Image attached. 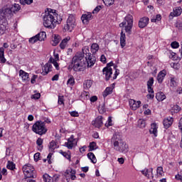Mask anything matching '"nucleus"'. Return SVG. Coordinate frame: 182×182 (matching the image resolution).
<instances>
[{
	"instance_id": "obj_1",
	"label": "nucleus",
	"mask_w": 182,
	"mask_h": 182,
	"mask_svg": "<svg viewBox=\"0 0 182 182\" xmlns=\"http://www.w3.org/2000/svg\"><path fill=\"white\" fill-rule=\"evenodd\" d=\"M96 63V57L90 53L87 46L82 49V52L77 53L73 58L71 65L74 72H83L87 68H92Z\"/></svg>"
},
{
	"instance_id": "obj_2",
	"label": "nucleus",
	"mask_w": 182,
	"mask_h": 182,
	"mask_svg": "<svg viewBox=\"0 0 182 182\" xmlns=\"http://www.w3.org/2000/svg\"><path fill=\"white\" fill-rule=\"evenodd\" d=\"M56 23H60V20L58 21V14H56L55 10L48 9V11L45 12L43 16V25L45 28L54 29Z\"/></svg>"
},
{
	"instance_id": "obj_3",
	"label": "nucleus",
	"mask_w": 182,
	"mask_h": 182,
	"mask_svg": "<svg viewBox=\"0 0 182 182\" xmlns=\"http://www.w3.org/2000/svg\"><path fill=\"white\" fill-rule=\"evenodd\" d=\"M111 143L116 151H119V153H127L129 151V145L123 141L120 136L117 134L113 135L111 139Z\"/></svg>"
},
{
	"instance_id": "obj_4",
	"label": "nucleus",
	"mask_w": 182,
	"mask_h": 182,
	"mask_svg": "<svg viewBox=\"0 0 182 182\" xmlns=\"http://www.w3.org/2000/svg\"><path fill=\"white\" fill-rule=\"evenodd\" d=\"M124 26V31L128 35H132V28H133V16L128 14L124 21L119 23V28Z\"/></svg>"
},
{
	"instance_id": "obj_5",
	"label": "nucleus",
	"mask_w": 182,
	"mask_h": 182,
	"mask_svg": "<svg viewBox=\"0 0 182 182\" xmlns=\"http://www.w3.org/2000/svg\"><path fill=\"white\" fill-rule=\"evenodd\" d=\"M46 123L42 121H37L32 127V130L36 134L42 136L43 134H46L48 129H46Z\"/></svg>"
},
{
	"instance_id": "obj_6",
	"label": "nucleus",
	"mask_w": 182,
	"mask_h": 182,
	"mask_svg": "<svg viewBox=\"0 0 182 182\" xmlns=\"http://www.w3.org/2000/svg\"><path fill=\"white\" fill-rule=\"evenodd\" d=\"M23 174L27 178H36V170L30 164H25L22 168Z\"/></svg>"
},
{
	"instance_id": "obj_7",
	"label": "nucleus",
	"mask_w": 182,
	"mask_h": 182,
	"mask_svg": "<svg viewBox=\"0 0 182 182\" xmlns=\"http://www.w3.org/2000/svg\"><path fill=\"white\" fill-rule=\"evenodd\" d=\"M75 26H76V18H75L73 15H70L67 20V24L64 26V29L67 32H72Z\"/></svg>"
},
{
	"instance_id": "obj_8",
	"label": "nucleus",
	"mask_w": 182,
	"mask_h": 182,
	"mask_svg": "<svg viewBox=\"0 0 182 182\" xmlns=\"http://www.w3.org/2000/svg\"><path fill=\"white\" fill-rule=\"evenodd\" d=\"M153 85H154V78L151 77L147 81V89L149 93L147 95V99H154V90H153Z\"/></svg>"
},
{
	"instance_id": "obj_9",
	"label": "nucleus",
	"mask_w": 182,
	"mask_h": 182,
	"mask_svg": "<svg viewBox=\"0 0 182 182\" xmlns=\"http://www.w3.org/2000/svg\"><path fill=\"white\" fill-rule=\"evenodd\" d=\"M141 174L146 177L147 178H154V174L153 173V168H144V170L141 171Z\"/></svg>"
},
{
	"instance_id": "obj_10",
	"label": "nucleus",
	"mask_w": 182,
	"mask_h": 182,
	"mask_svg": "<svg viewBox=\"0 0 182 182\" xmlns=\"http://www.w3.org/2000/svg\"><path fill=\"white\" fill-rule=\"evenodd\" d=\"M102 73L105 75V80H109L112 75H113V70L110 67H105L103 68Z\"/></svg>"
},
{
	"instance_id": "obj_11",
	"label": "nucleus",
	"mask_w": 182,
	"mask_h": 182,
	"mask_svg": "<svg viewBox=\"0 0 182 182\" xmlns=\"http://www.w3.org/2000/svg\"><path fill=\"white\" fill-rule=\"evenodd\" d=\"M92 126L97 127V129H100L103 126V117L98 116L95 120L92 122Z\"/></svg>"
},
{
	"instance_id": "obj_12",
	"label": "nucleus",
	"mask_w": 182,
	"mask_h": 182,
	"mask_svg": "<svg viewBox=\"0 0 182 182\" xmlns=\"http://www.w3.org/2000/svg\"><path fill=\"white\" fill-rule=\"evenodd\" d=\"M53 68V67L52 66V63H46L42 68L43 69V72H42L43 76H46V75H48V73H49V72H52Z\"/></svg>"
},
{
	"instance_id": "obj_13",
	"label": "nucleus",
	"mask_w": 182,
	"mask_h": 182,
	"mask_svg": "<svg viewBox=\"0 0 182 182\" xmlns=\"http://www.w3.org/2000/svg\"><path fill=\"white\" fill-rule=\"evenodd\" d=\"M140 105H141V101H136L134 100H129V106L132 110H137V109L140 107Z\"/></svg>"
},
{
	"instance_id": "obj_14",
	"label": "nucleus",
	"mask_w": 182,
	"mask_h": 182,
	"mask_svg": "<svg viewBox=\"0 0 182 182\" xmlns=\"http://www.w3.org/2000/svg\"><path fill=\"white\" fill-rule=\"evenodd\" d=\"M149 21H150L149 17H143L140 18L138 24L139 28H140L141 29H143V28H146V26L149 25Z\"/></svg>"
},
{
	"instance_id": "obj_15",
	"label": "nucleus",
	"mask_w": 182,
	"mask_h": 182,
	"mask_svg": "<svg viewBox=\"0 0 182 182\" xmlns=\"http://www.w3.org/2000/svg\"><path fill=\"white\" fill-rule=\"evenodd\" d=\"M19 76L21 77L23 82H28L31 80V78H29V73L25 72L23 70H19Z\"/></svg>"
},
{
	"instance_id": "obj_16",
	"label": "nucleus",
	"mask_w": 182,
	"mask_h": 182,
	"mask_svg": "<svg viewBox=\"0 0 182 182\" xmlns=\"http://www.w3.org/2000/svg\"><path fill=\"white\" fill-rule=\"evenodd\" d=\"M66 147L69 149V150H71V149H73V146H75V138L73 135H72L68 139V141L65 143Z\"/></svg>"
},
{
	"instance_id": "obj_17",
	"label": "nucleus",
	"mask_w": 182,
	"mask_h": 182,
	"mask_svg": "<svg viewBox=\"0 0 182 182\" xmlns=\"http://www.w3.org/2000/svg\"><path fill=\"white\" fill-rule=\"evenodd\" d=\"M59 42H60V36L58 34H54L50 41V44L52 45V46H58Z\"/></svg>"
},
{
	"instance_id": "obj_18",
	"label": "nucleus",
	"mask_w": 182,
	"mask_h": 182,
	"mask_svg": "<svg viewBox=\"0 0 182 182\" xmlns=\"http://www.w3.org/2000/svg\"><path fill=\"white\" fill-rule=\"evenodd\" d=\"M166 75H167L166 70H163L159 73L156 77L158 83H163V81L164 80V77H166Z\"/></svg>"
},
{
	"instance_id": "obj_19",
	"label": "nucleus",
	"mask_w": 182,
	"mask_h": 182,
	"mask_svg": "<svg viewBox=\"0 0 182 182\" xmlns=\"http://www.w3.org/2000/svg\"><path fill=\"white\" fill-rule=\"evenodd\" d=\"M157 129H159L157 124L152 123L149 129L150 134H154V137H157Z\"/></svg>"
},
{
	"instance_id": "obj_20",
	"label": "nucleus",
	"mask_w": 182,
	"mask_h": 182,
	"mask_svg": "<svg viewBox=\"0 0 182 182\" xmlns=\"http://www.w3.org/2000/svg\"><path fill=\"white\" fill-rule=\"evenodd\" d=\"M182 9L181 6L175 7L173 12L170 14V16H180L181 15Z\"/></svg>"
},
{
	"instance_id": "obj_21",
	"label": "nucleus",
	"mask_w": 182,
	"mask_h": 182,
	"mask_svg": "<svg viewBox=\"0 0 182 182\" xmlns=\"http://www.w3.org/2000/svg\"><path fill=\"white\" fill-rule=\"evenodd\" d=\"M173 117H169L164 119L163 124L165 129H168L171 126V124H173Z\"/></svg>"
},
{
	"instance_id": "obj_22",
	"label": "nucleus",
	"mask_w": 182,
	"mask_h": 182,
	"mask_svg": "<svg viewBox=\"0 0 182 182\" xmlns=\"http://www.w3.org/2000/svg\"><path fill=\"white\" fill-rule=\"evenodd\" d=\"M81 19L84 23H87V22L92 19V13H87L83 14L81 17Z\"/></svg>"
},
{
	"instance_id": "obj_23",
	"label": "nucleus",
	"mask_w": 182,
	"mask_h": 182,
	"mask_svg": "<svg viewBox=\"0 0 182 182\" xmlns=\"http://www.w3.org/2000/svg\"><path fill=\"white\" fill-rule=\"evenodd\" d=\"M120 46L121 48H124L126 46V33L123 32V30L121 31Z\"/></svg>"
},
{
	"instance_id": "obj_24",
	"label": "nucleus",
	"mask_w": 182,
	"mask_h": 182,
	"mask_svg": "<svg viewBox=\"0 0 182 182\" xmlns=\"http://www.w3.org/2000/svg\"><path fill=\"white\" fill-rule=\"evenodd\" d=\"M59 145L56 141H51L49 144V151H53L55 149H58Z\"/></svg>"
},
{
	"instance_id": "obj_25",
	"label": "nucleus",
	"mask_w": 182,
	"mask_h": 182,
	"mask_svg": "<svg viewBox=\"0 0 182 182\" xmlns=\"http://www.w3.org/2000/svg\"><path fill=\"white\" fill-rule=\"evenodd\" d=\"M1 14H3L4 16H12L14 15V13L12 12V10L11 8L4 9L2 10Z\"/></svg>"
},
{
	"instance_id": "obj_26",
	"label": "nucleus",
	"mask_w": 182,
	"mask_h": 182,
	"mask_svg": "<svg viewBox=\"0 0 182 182\" xmlns=\"http://www.w3.org/2000/svg\"><path fill=\"white\" fill-rule=\"evenodd\" d=\"M166 97V95H164L163 92H159L156 94V99L158 102H163V100H165Z\"/></svg>"
},
{
	"instance_id": "obj_27",
	"label": "nucleus",
	"mask_w": 182,
	"mask_h": 182,
	"mask_svg": "<svg viewBox=\"0 0 182 182\" xmlns=\"http://www.w3.org/2000/svg\"><path fill=\"white\" fill-rule=\"evenodd\" d=\"M113 93V87H107L102 93V96L104 98L107 97L109 95H112Z\"/></svg>"
},
{
	"instance_id": "obj_28",
	"label": "nucleus",
	"mask_w": 182,
	"mask_h": 182,
	"mask_svg": "<svg viewBox=\"0 0 182 182\" xmlns=\"http://www.w3.org/2000/svg\"><path fill=\"white\" fill-rule=\"evenodd\" d=\"M68 41H70V38L69 36L66 37L61 41V43H60V49H65L66 46H68Z\"/></svg>"
},
{
	"instance_id": "obj_29",
	"label": "nucleus",
	"mask_w": 182,
	"mask_h": 182,
	"mask_svg": "<svg viewBox=\"0 0 182 182\" xmlns=\"http://www.w3.org/2000/svg\"><path fill=\"white\" fill-rule=\"evenodd\" d=\"M36 144L38 146V150L41 151L43 149V139L41 138H38L36 141Z\"/></svg>"
},
{
	"instance_id": "obj_30",
	"label": "nucleus",
	"mask_w": 182,
	"mask_h": 182,
	"mask_svg": "<svg viewBox=\"0 0 182 182\" xmlns=\"http://www.w3.org/2000/svg\"><path fill=\"white\" fill-rule=\"evenodd\" d=\"M8 29V23H0V35H4L5 33V31Z\"/></svg>"
},
{
	"instance_id": "obj_31",
	"label": "nucleus",
	"mask_w": 182,
	"mask_h": 182,
	"mask_svg": "<svg viewBox=\"0 0 182 182\" xmlns=\"http://www.w3.org/2000/svg\"><path fill=\"white\" fill-rule=\"evenodd\" d=\"M92 85H93V81L92 80H87L84 81L83 87L84 89H90Z\"/></svg>"
},
{
	"instance_id": "obj_32",
	"label": "nucleus",
	"mask_w": 182,
	"mask_h": 182,
	"mask_svg": "<svg viewBox=\"0 0 182 182\" xmlns=\"http://www.w3.org/2000/svg\"><path fill=\"white\" fill-rule=\"evenodd\" d=\"M87 157L88 159H90V160H91L93 164H96V163H97V159H96V156H95V154H93V152H89L87 154Z\"/></svg>"
},
{
	"instance_id": "obj_33",
	"label": "nucleus",
	"mask_w": 182,
	"mask_h": 182,
	"mask_svg": "<svg viewBox=\"0 0 182 182\" xmlns=\"http://www.w3.org/2000/svg\"><path fill=\"white\" fill-rule=\"evenodd\" d=\"M36 36L38 38V41H45V39H46V32L45 31H41L38 33Z\"/></svg>"
},
{
	"instance_id": "obj_34",
	"label": "nucleus",
	"mask_w": 182,
	"mask_h": 182,
	"mask_svg": "<svg viewBox=\"0 0 182 182\" xmlns=\"http://www.w3.org/2000/svg\"><path fill=\"white\" fill-rule=\"evenodd\" d=\"M10 9H11V12H13V14H15L16 12H18L21 10V6L18 4H14L11 6Z\"/></svg>"
},
{
	"instance_id": "obj_35",
	"label": "nucleus",
	"mask_w": 182,
	"mask_h": 182,
	"mask_svg": "<svg viewBox=\"0 0 182 182\" xmlns=\"http://www.w3.org/2000/svg\"><path fill=\"white\" fill-rule=\"evenodd\" d=\"M99 50V44L94 43L91 46V52L92 54L96 53Z\"/></svg>"
},
{
	"instance_id": "obj_36",
	"label": "nucleus",
	"mask_w": 182,
	"mask_h": 182,
	"mask_svg": "<svg viewBox=\"0 0 182 182\" xmlns=\"http://www.w3.org/2000/svg\"><path fill=\"white\" fill-rule=\"evenodd\" d=\"M6 168L9 170L14 171V170H15V168H16V165H15V164L14 162L9 161L7 162Z\"/></svg>"
},
{
	"instance_id": "obj_37",
	"label": "nucleus",
	"mask_w": 182,
	"mask_h": 182,
	"mask_svg": "<svg viewBox=\"0 0 182 182\" xmlns=\"http://www.w3.org/2000/svg\"><path fill=\"white\" fill-rule=\"evenodd\" d=\"M138 127H139V129H144V127H146V120L142 119H139Z\"/></svg>"
},
{
	"instance_id": "obj_38",
	"label": "nucleus",
	"mask_w": 182,
	"mask_h": 182,
	"mask_svg": "<svg viewBox=\"0 0 182 182\" xmlns=\"http://www.w3.org/2000/svg\"><path fill=\"white\" fill-rule=\"evenodd\" d=\"M180 110H181V107L177 105H175L171 107V113H178Z\"/></svg>"
},
{
	"instance_id": "obj_39",
	"label": "nucleus",
	"mask_w": 182,
	"mask_h": 182,
	"mask_svg": "<svg viewBox=\"0 0 182 182\" xmlns=\"http://www.w3.org/2000/svg\"><path fill=\"white\" fill-rule=\"evenodd\" d=\"M67 85L68 86H74L75 85V77L73 75H70L69 79L67 81Z\"/></svg>"
},
{
	"instance_id": "obj_40",
	"label": "nucleus",
	"mask_w": 182,
	"mask_h": 182,
	"mask_svg": "<svg viewBox=\"0 0 182 182\" xmlns=\"http://www.w3.org/2000/svg\"><path fill=\"white\" fill-rule=\"evenodd\" d=\"M156 173L160 177H163L164 176V171H163V167L159 166L156 169Z\"/></svg>"
},
{
	"instance_id": "obj_41",
	"label": "nucleus",
	"mask_w": 182,
	"mask_h": 182,
	"mask_svg": "<svg viewBox=\"0 0 182 182\" xmlns=\"http://www.w3.org/2000/svg\"><path fill=\"white\" fill-rule=\"evenodd\" d=\"M33 3V0H20V4L21 5H31Z\"/></svg>"
},
{
	"instance_id": "obj_42",
	"label": "nucleus",
	"mask_w": 182,
	"mask_h": 182,
	"mask_svg": "<svg viewBox=\"0 0 182 182\" xmlns=\"http://www.w3.org/2000/svg\"><path fill=\"white\" fill-rule=\"evenodd\" d=\"M43 181L45 182H50L52 180V177H50L48 174L45 173L43 176Z\"/></svg>"
},
{
	"instance_id": "obj_43",
	"label": "nucleus",
	"mask_w": 182,
	"mask_h": 182,
	"mask_svg": "<svg viewBox=\"0 0 182 182\" xmlns=\"http://www.w3.org/2000/svg\"><path fill=\"white\" fill-rule=\"evenodd\" d=\"M106 6H110L114 4V0H102Z\"/></svg>"
},
{
	"instance_id": "obj_44",
	"label": "nucleus",
	"mask_w": 182,
	"mask_h": 182,
	"mask_svg": "<svg viewBox=\"0 0 182 182\" xmlns=\"http://www.w3.org/2000/svg\"><path fill=\"white\" fill-rule=\"evenodd\" d=\"M113 126V121L112 120V117H109L107 122L105 123V127H110Z\"/></svg>"
},
{
	"instance_id": "obj_45",
	"label": "nucleus",
	"mask_w": 182,
	"mask_h": 182,
	"mask_svg": "<svg viewBox=\"0 0 182 182\" xmlns=\"http://www.w3.org/2000/svg\"><path fill=\"white\" fill-rule=\"evenodd\" d=\"M161 21V15L158 14L156 16V17H154L151 19V22H159Z\"/></svg>"
},
{
	"instance_id": "obj_46",
	"label": "nucleus",
	"mask_w": 182,
	"mask_h": 182,
	"mask_svg": "<svg viewBox=\"0 0 182 182\" xmlns=\"http://www.w3.org/2000/svg\"><path fill=\"white\" fill-rule=\"evenodd\" d=\"M89 147V151H93V150H96V142L92 141L90 143Z\"/></svg>"
},
{
	"instance_id": "obj_47",
	"label": "nucleus",
	"mask_w": 182,
	"mask_h": 182,
	"mask_svg": "<svg viewBox=\"0 0 182 182\" xmlns=\"http://www.w3.org/2000/svg\"><path fill=\"white\" fill-rule=\"evenodd\" d=\"M115 69V73L112 77L113 80H114L115 79H117V76H119V75H120V70L116 68H117V66H114V67Z\"/></svg>"
},
{
	"instance_id": "obj_48",
	"label": "nucleus",
	"mask_w": 182,
	"mask_h": 182,
	"mask_svg": "<svg viewBox=\"0 0 182 182\" xmlns=\"http://www.w3.org/2000/svg\"><path fill=\"white\" fill-rule=\"evenodd\" d=\"M39 41V38H38V36H35L29 39L30 43H36Z\"/></svg>"
},
{
	"instance_id": "obj_49",
	"label": "nucleus",
	"mask_w": 182,
	"mask_h": 182,
	"mask_svg": "<svg viewBox=\"0 0 182 182\" xmlns=\"http://www.w3.org/2000/svg\"><path fill=\"white\" fill-rule=\"evenodd\" d=\"M60 154H62V156H63V157H65L68 160H70V154H68V152L60 151Z\"/></svg>"
},
{
	"instance_id": "obj_50",
	"label": "nucleus",
	"mask_w": 182,
	"mask_h": 182,
	"mask_svg": "<svg viewBox=\"0 0 182 182\" xmlns=\"http://www.w3.org/2000/svg\"><path fill=\"white\" fill-rule=\"evenodd\" d=\"M171 48H173V49H177V48H178L180 46V45L178 44V42L177 41H173L171 43Z\"/></svg>"
},
{
	"instance_id": "obj_51",
	"label": "nucleus",
	"mask_w": 182,
	"mask_h": 182,
	"mask_svg": "<svg viewBox=\"0 0 182 182\" xmlns=\"http://www.w3.org/2000/svg\"><path fill=\"white\" fill-rule=\"evenodd\" d=\"M57 62L58 60H59V54H55L54 55V58H50L49 60V62Z\"/></svg>"
},
{
	"instance_id": "obj_52",
	"label": "nucleus",
	"mask_w": 182,
	"mask_h": 182,
	"mask_svg": "<svg viewBox=\"0 0 182 182\" xmlns=\"http://www.w3.org/2000/svg\"><path fill=\"white\" fill-rule=\"evenodd\" d=\"M171 86L172 87H176V86H177V82L176 81V78H171Z\"/></svg>"
},
{
	"instance_id": "obj_53",
	"label": "nucleus",
	"mask_w": 182,
	"mask_h": 182,
	"mask_svg": "<svg viewBox=\"0 0 182 182\" xmlns=\"http://www.w3.org/2000/svg\"><path fill=\"white\" fill-rule=\"evenodd\" d=\"M37 79H38V75H33V77L31 79V83L32 85H35V83H36Z\"/></svg>"
},
{
	"instance_id": "obj_54",
	"label": "nucleus",
	"mask_w": 182,
	"mask_h": 182,
	"mask_svg": "<svg viewBox=\"0 0 182 182\" xmlns=\"http://www.w3.org/2000/svg\"><path fill=\"white\" fill-rule=\"evenodd\" d=\"M70 114L72 116V117H79V112L76 111L70 112Z\"/></svg>"
},
{
	"instance_id": "obj_55",
	"label": "nucleus",
	"mask_w": 182,
	"mask_h": 182,
	"mask_svg": "<svg viewBox=\"0 0 182 182\" xmlns=\"http://www.w3.org/2000/svg\"><path fill=\"white\" fill-rule=\"evenodd\" d=\"M50 63H53V65L55 66V68L57 70H59V69H60L59 67V63H58L57 61H55V60L50 61Z\"/></svg>"
},
{
	"instance_id": "obj_56",
	"label": "nucleus",
	"mask_w": 182,
	"mask_h": 182,
	"mask_svg": "<svg viewBox=\"0 0 182 182\" xmlns=\"http://www.w3.org/2000/svg\"><path fill=\"white\" fill-rule=\"evenodd\" d=\"M100 9H102V6H97L93 11H92V14H97Z\"/></svg>"
},
{
	"instance_id": "obj_57",
	"label": "nucleus",
	"mask_w": 182,
	"mask_h": 182,
	"mask_svg": "<svg viewBox=\"0 0 182 182\" xmlns=\"http://www.w3.org/2000/svg\"><path fill=\"white\" fill-rule=\"evenodd\" d=\"M168 57L170 58V59H173L174 60V59H176V53L170 51L168 53Z\"/></svg>"
},
{
	"instance_id": "obj_58",
	"label": "nucleus",
	"mask_w": 182,
	"mask_h": 182,
	"mask_svg": "<svg viewBox=\"0 0 182 182\" xmlns=\"http://www.w3.org/2000/svg\"><path fill=\"white\" fill-rule=\"evenodd\" d=\"M41 157V153L37 152L34 154V160L36 161H39V158Z\"/></svg>"
},
{
	"instance_id": "obj_59",
	"label": "nucleus",
	"mask_w": 182,
	"mask_h": 182,
	"mask_svg": "<svg viewBox=\"0 0 182 182\" xmlns=\"http://www.w3.org/2000/svg\"><path fill=\"white\" fill-rule=\"evenodd\" d=\"M32 99H35V100H38V99L41 98V94L40 93H36L32 95Z\"/></svg>"
},
{
	"instance_id": "obj_60",
	"label": "nucleus",
	"mask_w": 182,
	"mask_h": 182,
	"mask_svg": "<svg viewBox=\"0 0 182 182\" xmlns=\"http://www.w3.org/2000/svg\"><path fill=\"white\" fill-rule=\"evenodd\" d=\"M91 103H95V102L97 101V96L95 95L90 97V99Z\"/></svg>"
},
{
	"instance_id": "obj_61",
	"label": "nucleus",
	"mask_w": 182,
	"mask_h": 182,
	"mask_svg": "<svg viewBox=\"0 0 182 182\" xmlns=\"http://www.w3.org/2000/svg\"><path fill=\"white\" fill-rule=\"evenodd\" d=\"M1 63H5L6 62V58H5V55H0Z\"/></svg>"
},
{
	"instance_id": "obj_62",
	"label": "nucleus",
	"mask_w": 182,
	"mask_h": 182,
	"mask_svg": "<svg viewBox=\"0 0 182 182\" xmlns=\"http://www.w3.org/2000/svg\"><path fill=\"white\" fill-rule=\"evenodd\" d=\"M51 80H52L53 82L59 80V74L55 75L52 77Z\"/></svg>"
},
{
	"instance_id": "obj_63",
	"label": "nucleus",
	"mask_w": 182,
	"mask_h": 182,
	"mask_svg": "<svg viewBox=\"0 0 182 182\" xmlns=\"http://www.w3.org/2000/svg\"><path fill=\"white\" fill-rule=\"evenodd\" d=\"M63 96H58V105H63Z\"/></svg>"
},
{
	"instance_id": "obj_64",
	"label": "nucleus",
	"mask_w": 182,
	"mask_h": 182,
	"mask_svg": "<svg viewBox=\"0 0 182 182\" xmlns=\"http://www.w3.org/2000/svg\"><path fill=\"white\" fill-rule=\"evenodd\" d=\"M106 56L105 55H102L101 57H100V61L102 63H106Z\"/></svg>"
}]
</instances>
